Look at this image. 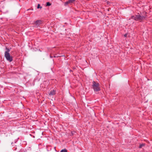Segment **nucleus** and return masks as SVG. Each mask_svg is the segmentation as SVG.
I'll return each instance as SVG.
<instances>
[{"instance_id":"obj_1","label":"nucleus","mask_w":152,"mask_h":152,"mask_svg":"<svg viewBox=\"0 0 152 152\" xmlns=\"http://www.w3.org/2000/svg\"><path fill=\"white\" fill-rule=\"evenodd\" d=\"M6 50L5 52L4 56L8 61L11 62L12 61V57L10 56L9 53L10 50L7 48H6Z\"/></svg>"},{"instance_id":"obj_2","label":"nucleus","mask_w":152,"mask_h":152,"mask_svg":"<svg viewBox=\"0 0 152 152\" xmlns=\"http://www.w3.org/2000/svg\"><path fill=\"white\" fill-rule=\"evenodd\" d=\"M145 17L143 16H141L140 15H137L135 16H132L131 17L132 19L136 20L141 21L145 19Z\"/></svg>"},{"instance_id":"obj_3","label":"nucleus","mask_w":152,"mask_h":152,"mask_svg":"<svg viewBox=\"0 0 152 152\" xmlns=\"http://www.w3.org/2000/svg\"><path fill=\"white\" fill-rule=\"evenodd\" d=\"M92 87L94 91H98L100 90L99 84L98 83H96L94 81L92 83Z\"/></svg>"},{"instance_id":"obj_4","label":"nucleus","mask_w":152,"mask_h":152,"mask_svg":"<svg viewBox=\"0 0 152 152\" xmlns=\"http://www.w3.org/2000/svg\"><path fill=\"white\" fill-rule=\"evenodd\" d=\"M41 21L40 20H38L36 21L35 22V26L37 27L41 23Z\"/></svg>"},{"instance_id":"obj_5","label":"nucleus","mask_w":152,"mask_h":152,"mask_svg":"<svg viewBox=\"0 0 152 152\" xmlns=\"http://www.w3.org/2000/svg\"><path fill=\"white\" fill-rule=\"evenodd\" d=\"M56 93L55 91L54 90H53L51 91L49 94L50 95H54Z\"/></svg>"},{"instance_id":"obj_6","label":"nucleus","mask_w":152,"mask_h":152,"mask_svg":"<svg viewBox=\"0 0 152 152\" xmlns=\"http://www.w3.org/2000/svg\"><path fill=\"white\" fill-rule=\"evenodd\" d=\"M51 5V4L49 2H48L46 3L47 6H49Z\"/></svg>"},{"instance_id":"obj_7","label":"nucleus","mask_w":152,"mask_h":152,"mask_svg":"<svg viewBox=\"0 0 152 152\" xmlns=\"http://www.w3.org/2000/svg\"><path fill=\"white\" fill-rule=\"evenodd\" d=\"M69 3H71L70 2H69V0L68 1H66V2H65V5H66L68 4Z\"/></svg>"},{"instance_id":"obj_8","label":"nucleus","mask_w":152,"mask_h":152,"mask_svg":"<svg viewBox=\"0 0 152 152\" xmlns=\"http://www.w3.org/2000/svg\"><path fill=\"white\" fill-rule=\"evenodd\" d=\"M61 152H67L66 150V149L62 150L61 151Z\"/></svg>"},{"instance_id":"obj_9","label":"nucleus","mask_w":152,"mask_h":152,"mask_svg":"<svg viewBox=\"0 0 152 152\" xmlns=\"http://www.w3.org/2000/svg\"><path fill=\"white\" fill-rule=\"evenodd\" d=\"M37 8L38 9H39V8H42V7H40V6L39 4H38V5H37Z\"/></svg>"},{"instance_id":"obj_10","label":"nucleus","mask_w":152,"mask_h":152,"mask_svg":"<svg viewBox=\"0 0 152 152\" xmlns=\"http://www.w3.org/2000/svg\"><path fill=\"white\" fill-rule=\"evenodd\" d=\"M75 0H69V2L71 3H72L73 2L75 1Z\"/></svg>"},{"instance_id":"obj_11","label":"nucleus","mask_w":152,"mask_h":152,"mask_svg":"<svg viewBox=\"0 0 152 152\" xmlns=\"http://www.w3.org/2000/svg\"><path fill=\"white\" fill-rule=\"evenodd\" d=\"M144 146V144H142L140 145V148H141Z\"/></svg>"},{"instance_id":"obj_12","label":"nucleus","mask_w":152,"mask_h":152,"mask_svg":"<svg viewBox=\"0 0 152 152\" xmlns=\"http://www.w3.org/2000/svg\"><path fill=\"white\" fill-rule=\"evenodd\" d=\"M127 34H126L124 35V36L125 37H126L127 36Z\"/></svg>"},{"instance_id":"obj_13","label":"nucleus","mask_w":152,"mask_h":152,"mask_svg":"<svg viewBox=\"0 0 152 152\" xmlns=\"http://www.w3.org/2000/svg\"><path fill=\"white\" fill-rule=\"evenodd\" d=\"M54 56V57H58V56Z\"/></svg>"},{"instance_id":"obj_14","label":"nucleus","mask_w":152,"mask_h":152,"mask_svg":"<svg viewBox=\"0 0 152 152\" xmlns=\"http://www.w3.org/2000/svg\"><path fill=\"white\" fill-rule=\"evenodd\" d=\"M50 58H52V57L51 56H50Z\"/></svg>"}]
</instances>
